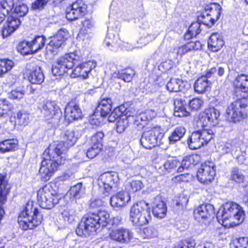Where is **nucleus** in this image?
<instances>
[{"instance_id":"09e8293b","label":"nucleus","mask_w":248,"mask_h":248,"mask_svg":"<svg viewBox=\"0 0 248 248\" xmlns=\"http://www.w3.org/2000/svg\"><path fill=\"white\" fill-rule=\"evenodd\" d=\"M71 7L73 9V10L75 11L76 13H78V15H79L80 17L83 16L85 13L86 6L81 0L77 1L74 2Z\"/></svg>"},{"instance_id":"5701e85b","label":"nucleus","mask_w":248,"mask_h":248,"mask_svg":"<svg viewBox=\"0 0 248 248\" xmlns=\"http://www.w3.org/2000/svg\"><path fill=\"white\" fill-rule=\"evenodd\" d=\"M202 46V45L200 41H191L186 44L174 48L173 51L176 53L177 56L182 57L192 50H196L201 49Z\"/></svg>"},{"instance_id":"dca6fc26","label":"nucleus","mask_w":248,"mask_h":248,"mask_svg":"<svg viewBox=\"0 0 248 248\" xmlns=\"http://www.w3.org/2000/svg\"><path fill=\"white\" fill-rule=\"evenodd\" d=\"M214 206L210 204H203L194 211V217L199 222H204L214 217Z\"/></svg>"},{"instance_id":"37998d69","label":"nucleus","mask_w":248,"mask_h":248,"mask_svg":"<svg viewBox=\"0 0 248 248\" xmlns=\"http://www.w3.org/2000/svg\"><path fill=\"white\" fill-rule=\"evenodd\" d=\"M143 236L145 238L150 239L157 237L158 235L157 227L150 226L145 228L143 230Z\"/></svg>"},{"instance_id":"5fc2aeb1","label":"nucleus","mask_w":248,"mask_h":248,"mask_svg":"<svg viewBox=\"0 0 248 248\" xmlns=\"http://www.w3.org/2000/svg\"><path fill=\"white\" fill-rule=\"evenodd\" d=\"M17 120L19 125H26L30 122V115L25 112H19L17 114Z\"/></svg>"},{"instance_id":"e2e57ef3","label":"nucleus","mask_w":248,"mask_h":248,"mask_svg":"<svg viewBox=\"0 0 248 248\" xmlns=\"http://www.w3.org/2000/svg\"><path fill=\"white\" fill-rule=\"evenodd\" d=\"M64 219L69 222L73 221L75 217V211L73 209H66L62 213Z\"/></svg>"},{"instance_id":"a19ab883","label":"nucleus","mask_w":248,"mask_h":248,"mask_svg":"<svg viewBox=\"0 0 248 248\" xmlns=\"http://www.w3.org/2000/svg\"><path fill=\"white\" fill-rule=\"evenodd\" d=\"M68 193L73 198H80L85 193V188L82 186L81 183H78L72 186Z\"/></svg>"},{"instance_id":"4c0bfd02","label":"nucleus","mask_w":248,"mask_h":248,"mask_svg":"<svg viewBox=\"0 0 248 248\" xmlns=\"http://www.w3.org/2000/svg\"><path fill=\"white\" fill-rule=\"evenodd\" d=\"M178 78H171L167 83L166 88L170 92H177L183 91L186 84Z\"/></svg>"},{"instance_id":"8fccbe9b","label":"nucleus","mask_w":248,"mask_h":248,"mask_svg":"<svg viewBox=\"0 0 248 248\" xmlns=\"http://www.w3.org/2000/svg\"><path fill=\"white\" fill-rule=\"evenodd\" d=\"M155 37L154 35L145 34L141 35L137 41V47H142L154 40Z\"/></svg>"},{"instance_id":"0e129e2a","label":"nucleus","mask_w":248,"mask_h":248,"mask_svg":"<svg viewBox=\"0 0 248 248\" xmlns=\"http://www.w3.org/2000/svg\"><path fill=\"white\" fill-rule=\"evenodd\" d=\"M66 17L68 20L73 21L81 17L78 15V13H76L75 11L73 10V9L70 6L66 9Z\"/></svg>"},{"instance_id":"a878e982","label":"nucleus","mask_w":248,"mask_h":248,"mask_svg":"<svg viewBox=\"0 0 248 248\" xmlns=\"http://www.w3.org/2000/svg\"><path fill=\"white\" fill-rule=\"evenodd\" d=\"M120 42L119 34L117 31L108 30V34L104 40V45L109 49L115 50Z\"/></svg>"},{"instance_id":"f03ea898","label":"nucleus","mask_w":248,"mask_h":248,"mask_svg":"<svg viewBox=\"0 0 248 248\" xmlns=\"http://www.w3.org/2000/svg\"><path fill=\"white\" fill-rule=\"evenodd\" d=\"M109 220V214L106 211H99L85 216L76 230L77 234L82 236L96 232L101 226H106Z\"/></svg>"},{"instance_id":"e433bc0d","label":"nucleus","mask_w":248,"mask_h":248,"mask_svg":"<svg viewBox=\"0 0 248 248\" xmlns=\"http://www.w3.org/2000/svg\"><path fill=\"white\" fill-rule=\"evenodd\" d=\"M18 140L15 139H7L0 142V151L4 153L16 150L17 148Z\"/></svg>"},{"instance_id":"3c124183","label":"nucleus","mask_w":248,"mask_h":248,"mask_svg":"<svg viewBox=\"0 0 248 248\" xmlns=\"http://www.w3.org/2000/svg\"><path fill=\"white\" fill-rule=\"evenodd\" d=\"M104 137L103 132H98L94 134L91 139V144L102 148V141Z\"/></svg>"},{"instance_id":"69168bd1","label":"nucleus","mask_w":248,"mask_h":248,"mask_svg":"<svg viewBox=\"0 0 248 248\" xmlns=\"http://www.w3.org/2000/svg\"><path fill=\"white\" fill-rule=\"evenodd\" d=\"M66 17L68 20L73 21L81 17L78 15V13H76L75 11L73 10V9L70 6L66 9Z\"/></svg>"},{"instance_id":"2eb2a0df","label":"nucleus","mask_w":248,"mask_h":248,"mask_svg":"<svg viewBox=\"0 0 248 248\" xmlns=\"http://www.w3.org/2000/svg\"><path fill=\"white\" fill-rule=\"evenodd\" d=\"M81 135V132L77 128L68 129L64 133L63 141L57 142L51 145L56 146L60 144H62V148L60 150V152L62 155H66L67 149L75 144Z\"/></svg>"},{"instance_id":"b1692460","label":"nucleus","mask_w":248,"mask_h":248,"mask_svg":"<svg viewBox=\"0 0 248 248\" xmlns=\"http://www.w3.org/2000/svg\"><path fill=\"white\" fill-rule=\"evenodd\" d=\"M240 149L239 143L236 140L227 141L218 146V151L222 155L231 153L235 155Z\"/></svg>"},{"instance_id":"49530a36","label":"nucleus","mask_w":248,"mask_h":248,"mask_svg":"<svg viewBox=\"0 0 248 248\" xmlns=\"http://www.w3.org/2000/svg\"><path fill=\"white\" fill-rule=\"evenodd\" d=\"M30 42L22 41L20 42L17 47L19 52L23 55H28L33 53Z\"/></svg>"},{"instance_id":"338daca9","label":"nucleus","mask_w":248,"mask_h":248,"mask_svg":"<svg viewBox=\"0 0 248 248\" xmlns=\"http://www.w3.org/2000/svg\"><path fill=\"white\" fill-rule=\"evenodd\" d=\"M122 114V113L119 108H115L109 115L108 121L110 122H114L118 119L119 120Z\"/></svg>"},{"instance_id":"ea45409f","label":"nucleus","mask_w":248,"mask_h":248,"mask_svg":"<svg viewBox=\"0 0 248 248\" xmlns=\"http://www.w3.org/2000/svg\"><path fill=\"white\" fill-rule=\"evenodd\" d=\"M15 63L9 59L0 60V78L10 71L14 66Z\"/></svg>"},{"instance_id":"a18cd8bd","label":"nucleus","mask_w":248,"mask_h":248,"mask_svg":"<svg viewBox=\"0 0 248 248\" xmlns=\"http://www.w3.org/2000/svg\"><path fill=\"white\" fill-rule=\"evenodd\" d=\"M28 8L27 6L22 3L16 4L14 9V11L11 12L12 14H14L17 17H22L24 16L28 12Z\"/></svg>"},{"instance_id":"72a5a7b5","label":"nucleus","mask_w":248,"mask_h":248,"mask_svg":"<svg viewBox=\"0 0 248 248\" xmlns=\"http://www.w3.org/2000/svg\"><path fill=\"white\" fill-rule=\"evenodd\" d=\"M221 10V7L219 4L213 3L207 6L205 14L206 15H209L212 17H210V20L217 21L220 17Z\"/></svg>"},{"instance_id":"9b49d317","label":"nucleus","mask_w":248,"mask_h":248,"mask_svg":"<svg viewBox=\"0 0 248 248\" xmlns=\"http://www.w3.org/2000/svg\"><path fill=\"white\" fill-rule=\"evenodd\" d=\"M119 177L116 172H106L102 174L98 179V185L101 191L104 190L105 196L112 191H115L119 182Z\"/></svg>"},{"instance_id":"0eeeda50","label":"nucleus","mask_w":248,"mask_h":248,"mask_svg":"<svg viewBox=\"0 0 248 248\" xmlns=\"http://www.w3.org/2000/svg\"><path fill=\"white\" fill-rule=\"evenodd\" d=\"M80 60V56L75 53L66 54L56 60L52 66V73L55 76H62L78 64Z\"/></svg>"},{"instance_id":"58836bf2","label":"nucleus","mask_w":248,"mask_h":248,"mask_svg":"<svg viewBox=\"0 0 248 248\" xmlns=\"http://www.w3.org/2000/svg\"><path fill=\"white\" fill-rule=\"evenodd\" d=\"M186 132V129L183 126L176 127L169 137V143L173 144L176 141L180 140L183 137Z\"/></svg>"},{"instance_id":"ddd939ff","label":"nucleus","mask_w":248,"mask_h":248,"mask_svg":"<svg viewBox=\"0 0 248 248\" xmlns=\"http://www.w3.org/2000/svg\"><path fill=\"white\" fill-rule=\"evenodd\" d=\"M245 100L238 99L229 105L226 109V117L234 123L239 122L245 116L244 109L246 107Z\"/></svg>"},{"instance_id":"412c9836","label":"nucleus","mask_w":248,"mask_h":248,"mask_svg":"<svg viewBox=\"0 0 248 248\" xmlns=\"http://www.w3.org/2000/svg\"><path fill=\"white\" fill-rule=\"evenodd\" d=\"M82 111L79 106L75 103H69L65 108L64 117L69 123L81 118Z\"/></svg>"},{"instance_id":"c9c22d12","label":"nucleus","mask_w":248,"mask_h":248,"mask_svg":"<svg viewBox=\"0 0 248 248\" xmlns=\"http://www.w3.org/2000/svg\"><path fill=\"white\" fill-rule=\"evenodd\" d=\"M14 6L13 0H6L0 3V24L6 15L12 12Z\"/></svg>"},{"instance_id":"cd10ccee","label":"nucleus","mask_w":248,"mask_h":248,"mask_svg":"<svg viewBox=\"0 0 248 248\" xmlns=\"http://www.w3.org/2000/svg\"><path fill=\"white\" fill-rule=\"evenodd\" d=\"M167 208L164 202L161 198L157 197L155 199L153 206V214L157 218H163L167 214Z\"/></svg>"},{"instance_id":"423d86ee","label":"nucleus","mask_w":248,"mask_h":248,"mask_svg":"<svg viewBox=\"0 0 248 248\" xmlns=\"http://www.w3.org/2000/svg\"><path fill=\"white\" fill-rule=\"evenodd\" d=\"M62 198V195L58 193L50 185H46L39 190L37 201L43 208L50 209L58 204Z\"/></svg>"},{"instance_id":"de8ad7c7","label":"nucleus","mask_w":248,"mask_h":248,"mask_svg":"<svg viewBox=\"0 0 248 248\" xmlns=\"http://www.w3.org/2000/svg\"><path fill=\"white\" fill-rule=\"evenodd\" d=\"M230 179L240 183L244 181L245 176L238 168H233L231 171Z\"/></svg>"},{"instance_id":"603ef678","label":"nucleus","mask_w":248,"mask_h":248,"mask_svg":"<svg viewBox=\"0 0 248 248\" xmlns=\"http://www.w3.org/2000/svg\"><path fill=\"white\" fill-rule=\"evenodd\" d=\"M25 93L24 87H18L13 90L9 94V97L13 99H20Z\"/></svg>"},{"instance_id":"6ab92c4d","label":"nucleus","mask_w":248,"mask_h":248,"mask_svg":"<svg viewBox=\"0 0 248 248\" xmlns=\"http://www.w3.org/2000/svg\"><path fill=\"white\" fill-rule=\"evenodd\" d=\"M20 19L14 14H11L8 17L6 24L3 26L2 35L5 38L10 35L16 31L20 25Z\"/></svg>"},{"instance_id":"393cba45","label":"nucleus","mask_w":248,"mask_h":248,"mask_svg":"<svg viewBox=\"0 0 248 248\" xmlns=\"http://www.w3.org/2000/svg\"><path fill=\"white\" fill-rule=\"evenodd\" d=\"M224 42L222 34L219 32L212 33L208 40V48L213 52L220 50L224 45Z\"/></svg>"},{"instance_id":"aec40b11","label":"nucleus","mask_w":248,"mask_h":248,"mask_svg":"<svg viewBox=\"0 0 248 248\" xmlns=\"http://www.w3.org/2000/svg\"><path fill=\"white\" fill-rule=\"evenodd\" d=\"M128 192L121 191L111 197L110 202L111 206L116 210L125 206L130 201Z\"/></svg>"},{"instance_id":"79ce46f5","label":"nucleus","mask_w":248,"mask_h":248,"mask_svg":"<svg viewBox=\"0 0 248 248\" xmlns=\"http://www.w3.org/2000/svg\"><path fill=\"white\" fill-rule=\"evenodd\" d=\"M45 38L42 36L36 37L32 41L30 42L33 53L42 49L45 44Z\"/></svg>"},{"instance_id":"680f3d73","label":"nucleus","mask_w":248,"mask_h":248,"mask_svg":"<svg viewBox=\"0 0 248 248\" xmlns=\"http://www.w3.org/2000/svg\"><path fill=\"white\" fill-rule=\"evenodd\" d=\"M12 105L6 99H3L0 103V117L10 110Z\"/></svg>"},{"instance_id":"864d4df0","label":"nucleus","mask_w":248,"mask_h":248,"mask_svg":"<svg viewBox=\"0 0 248 248\" xmlns=\"http://www.w3.org/2000/svg\"><path fill=\"white\" fill-rule=\"evenodd\" d=\"M180 162L175 159L168 160L163 164V167L165 170L164 173L166 171L170 172L174 170L178 165Z\"/></svg>"},{"instance_id":"f257e3e1","label":"nucleus","mask_w":248,"mask_h":248,"mask_svg":"<svg viewBox=\"0 0 248 248\" xmlns=\"http://www.w3.org/2000/svg\"><path fill=\"white\" fill-rule=\"evenodd\" d=\"M62 144L49 146L47 150L45 151V158L42 161L39 173L42 178L45 181L49 180L50 177L56 171L58 166L64 164L66 155H62L60 152Z\"/></svg>"},{"instance_id":"4be33fe9","label":"nucleus","mask_w":248,"mask_h":248,"mask_svg":"<svg viewBox=\"0 0 248 248\" xmlns=\"http://www.w3.org/2000/svg\"><path fill=\"white\" fill-rule=\"evenodd\" d=\"M9 192V188L8 187L7 182L5 177L0 176V221L2 219L4 213L3 205L7 201V195Z\"/></svg>"},{"instance_id":"774afa93","label":"nucleus","mask_w":248,"mask_h":248,"mask_svg":"<svg viewBox=\"0 0 248 248\" xmlns=\"http://www.w3.org/2000/svg\"><path fill=\"white\" fill-rule=\"evenodd\" d=\"M189 32L191 33L192 35L196 36L200 33L201 31L200 29V24L198 22H194L191 24L188 28Z\"/></svg>"},{"instance_id":"6e6d98bb","label":"nucleus","mask_w":248,"mask_h":248,"mask_svg":"<svg viewBox=\"0 0 248 248\" xmlns=\"http://www.w3.org/2000/svg\"><path fill=\"white\" fill-rule=\"evenodd\" d=\"M94 23L93 21L90 19H86L82 22V28L80 33H87L88 31L90 32V31L94 28Z\"/></svg>"},{"instance_id":"bb28decb","label":"nucleus","mask_w":248,"mask_h":248,"mask_svg":"<svg viewBox=\"0 0 248 248\" xmlns=\"http://www.w3.org/2000/svg\"><path fill=\"white\" fill-rule=\"evenodd\" d=\"M68 33L65 29L60 30L55 36L51 37L48 44L49 46L57 48L61 47L67 40Z\"/></svg>"},{"instance_id":"4468645a","label":"nucleus","mask_w":248,"mask_h":248,"mask_svg":"<svg viewBox=\"0 0 248 248\" xmlns=\"http://www.w3.org/2000/svg\"><path fill=\"white\" fill-rule=\"evenodd\" d=\"M216 175L215 166L212 162L202 164L197 172L198 180L204 185H208L214 179Z\"/></svg>"},{"instance_id":"c03bdc74","label":"nucleus","mask_w":248,"mask_h":248,"mask_svg":"<svg viewBox=\"0 0 248 248\" xmlns=\"http://www.w3.org/2000/svg\"><path fill=\"white\" fill-rule=\"evenodd\" d=\"M156 113L155 111L148 110L145 112L140 113L136 116V121L141 122H146L152 120L155 117Z\"/></svg>"},{"instance_id":"c756f323","label":"nucleus","mask_w":248,"mask_h":248,"mask_svg":"<svg viewBox=\"0 0 248 248\" xmlns=\"http://www.w3.org/2000/svg\"><path fill=\"white\" fill-rule=\"evenodd\" d=\"M200 156L197 154H192L184 158L181 166L178 169V172H182L184 169H187L195 166L200 162Z\"/></svg>"},{"instance_id":"39448f33","label":"nucleus","mask_w":248,"mask_h":248,"mask_svg":"<svg viewBox=\"0 0 248 248\" xmlns=\"http://www.w3.org/2000/svg\"><path fill=\"white\" fill-rule=\"evenodd\" d=\"M129 220L135 226L140 227L148 224L151 220L148 204L142 201L133 204L130 209Z\"/></svg>"},{"instance_id":"f8f14e48","label":"nucleus","mask_w":248,"mask_h":248,"mask_svg":"<svg viewBox=\"0 0 248 248\" xmlns=\"http://www.w3.org/2000/svg\"><path fill=\"white\" fill-rule=\"evenodd\" d=\"M219 121V111L214 108H210L199 115L197 123L202 128H206L217 126Z\"/></svg>"},{"instance_id":"6e6552de","label":"nucleus","mask_w":248,"mask_h":248,"mask_svg":"<svg viewBox=\"0 0 248 248\" xmlns=\"http://www.w3.org/2000/svg\"><path fill=\"white\" fill-rule=\"evenodd\" d=\"M40 108L41 113L46 121L55 126L59 124L62 117V112L55 102L45 101Z\"/></svg>"},{"instance_id":"2f4dec72","label":"nucleus","mask_w":248,"mask_h":248,"mask_svg":"<svg viewBox=\"0 0 248 248\" xmlns=\"http://www.w3.org/2000/svg\"><path fill=\"white\" fill-rule=\"evenodd\" d=\"M111 104L112 101L110 98L103 99L97 107L94 114L99 112L101 116L106 117L111 111Z\"/></svg>"},{"instance_id":"4d7b16f0","label":"nucleus","mask_w":248,"mask_h":248,"mask_svg":"<svg viewBox=\"0 0 248 248\" xmlns=\"http://www.w3.org/2000/svg\"><path fill=\"white\" fill-rule=\"evenodd\" d=\"M236 248H248V237H242L235 239L233 242Z\"/></svg>"},{"instance_id":"f3484780","label":"nucleus","mask_w":248,"mask_h":248,"mask_svg":"<svg viewBox=\"0 0 248 248\" xmlns=\"http://www.w3.org/2000/svg\"><path fill=\"white\" fill-rule=\"evenodd\" d=\"M133 236V232L130 230L123 227L113 229L109 233L112 240L123 244L129 243Z\"/></svg>"},{"instance_id":"7ed1b4c3","label":"nucleus","mask_w":248,"mask_h":248,"mask_svg":"<svg viewBox=\"0 0 248 248\" xmlns=\"http://www.w3.org/2000/svg\"><path fill=\"white\" fill-rule=\"evenodd\" d=\"M245 212L243 209L238 204L233 202H228L221 207L217 214L218 221L223 224L237 225L242 223L245 218Z\"/></svg>"},{"instance_id":"7c9ffc66","label":"nucleus","mask_w":248,"mask_h":248,"mask_svg":"<svg viewBox=\"0 0 248 248\" xmlns=\"http://www.w3.org/2000/svg\"><path fill=\"white\" fill-rule=\"evenodd\" d=\"M234 85L238 91L248 94V76H238L234 81Z\"/></svg>"},{"instance_id":"20e7f679","label":"nucleus","mask_w":248,"mask_h":248,"mask_svg":"<svg viewBox=\"0 0 248 248\" xmlns=\"http://www.w3.org/2000/svg\"><path fill=\"white\" fill-rule=\"evenodd\" d=\"M42 220V215L34 206L32 202L27 203L18 218L19 225L24 230L33 229L41 224Z\"/></svg>"},{"instance_id":"1a4fd4ad","label":"nucleus","mask_w":248,"mask_h":248,"mask_svg":"<svg viewBox=\"0 0 248 248\" xmlns=\"http://www.w3.org/2000/svg\"><path fill=\"white\" fill-rule=\"evenodd\" d=\"M214 132L210 128H203L193 132L187 140L190 149L196 150L207 144L213 138Z\"/></svg>"},{"instance_id":"052dcab7","label":"nucleus","mask_w":248,"mask_h":248,"mask_svg":"<svg viewBox=\"0 0 248 248\" xmlns=\"http://www.w3.org/2000/svg\"><path fill=\"white\" fill-rule=\"evenodd\" d=\"M135 71L132 68H127L124 70L121 74V78L125 82H130L132 80Z\"/></svg>"},{"instance_id":"f704fd0d","label":"nucleus","mask_w":248,"mask_h":248,"mask_svg":"<svg viewBox=\"0 0 248 248\" xmlns=\"http://www.w3.org/2000/svg\"><path fill=\"white\" fill-rule=\"evenodd\" d=\"M44 75L39 67L35 68L30 72L28 77L29 80L32 84H41L44 80Z\"/></svg>"},{"instance_id":"c85d7f7f","label":"nucleus","mask_w":248,"mask_h":248,"mask_svg":"<svg viewBox=\"0 0 248 248\" xmlns=\"http://www.w3.org/2000/svg\"><path fill=\"white\" fill-rule=\"evenodd\" d=\"M186 102L181 99H176L174 100V115L176 117H186L189 115V112L186 109Z\"/></svg>"},{"instance_id":"a211bd4d","label":"nucleus","mask_w":248,"mask_h":248,"mask_svg":"<svg viewBox=\"0 0 248 248\" xmlns=\"http://www.w3.org/2000/svg\"><path fill=\"white\" fill-rule=\"evenodd\" d=\"M96 66V63L92 61L79 64L73 70L71 77L73 78L81 77L83 79H86L88 78L90 71Z\"/></svg>"},{"instance_id":"bf43d9fd","label":"nucleus","mask_w":248,"mask_h":248,"mask_svg":"<svg viewBox=\"0 0 248 248\" xmlns=\"http://www.w3.org/2000/svg\"><path fill=\"white\" fill-rule=\"evenodd\" d=\"M102 148L92 144V146L87 150L86 153V156L89 158H93L99 154Z\"/></svg>"},{"instance_id":"473e14b6","label":"nucleus","mask_w":248,"mask_h":248,"mask_svg":"<svg viewBox=\"0 0 248 248\" xmlns=\"http://www.w3.org/2000/svg\"><path fill=\"white\" fill-rule=\"evenodd\" d=\"M210 83L206 79V77L202 76L199 78L195 82L194 86L195 91L199 94L203 93L210 89Z\"/></svg>"},{"instance_id":"9d476101","label":"nucleus","mask_w":248,"mask_h":248,"mask_svg":"<svg viewBox=\"0 0 248 248\" xmlns=\"http://www.w3.org/2000/svg\"><path fill=\"white\" fill-rule=\"evenodd\" d=\"M164 136L163 130L159 126H155L151 129L144 131L140 139L141 145L146 149H150L161 144Z\"/></svg>"},{"instance_id":"13d9d810","label":"nucleus","mask_w":248,"mask_h":248,"mask_svg":"<svg viewBox=\"0 0 248 248\" xmlns=\"http://www.w3.org/2000/svg\"><path fill=\"white\" fill-rule=\"evenodd\" d=\"M203 104V101L201 98H195L189 102L190 108L195 110L201 108Z\"/></svg>"}]
</instances>
